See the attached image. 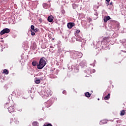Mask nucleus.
Listing matches in <instances>:
<instances>
[{
	"mask_svg": "<svg viewBox=\"0 0 126 126\" xmlns=\"http://www.w3.org/2000/svg\"><path fill=\"white\" fill-rule=\"evenodd\" d=\"M43 7H44V8H47V7H48V4L47 3H43Z\"/></svg>",
	"mask_w": 126,
	"mask_h": 126,
	"instance_id": "obj_16",
	"label": "nucleus"
},
{
	"mask_svg": "<svg viewBox=\"0 0 126 126\" xmlns=\"http://www.w3.org/2000/svg\"><path fill=\"white\" fill-rule=\"evenodd\" d=\"M32 126H38V122H33L32 124Z\"/></svg>",
	"mask_w": 126,
	"mask_h": 126,
	"instance_id": "obj_14",
	"label": "nucleus"
},
{
	"mask_svg": "<svg viewBox=\"0 0 126 126\" xmlns=\"http://www.w3.org/2000/svg\"><path fill=\"white\" fill-rule=\"evenodd\" d=\"M29 0V1H30L31 0Z\"/></svg>",
	"mask_w": 126,
	"mask_h": 126,
	"instance_id": "obj_34",
	"label": "nucleus"
},
{
	"mask_svg": "<svg viewBox=\"0 0 126 126\" xmlns=\"http://www.w3.org/2000/svg\"><path fill=\"white\" fill-rule=\"evenodd\" d=\"M35 82L36 84H39L41 82V81L39 79H37L35 81Z\"/></svg>",
	"mask_w": 126,
	"mask_h": 126,
	"instance_id": "obj_17",
	"label": "nucleus"
},
{
	"mask_svg": "<svg viewBox=\"0 0 126 126\" xmlns=\"http://www.w3.org/2000/svg\"><path fill=\"white\" fill-rule=\"evenodd\" d=\"M9 72L8 70L6 69H4L3 71V73H5V74H8Z\"/></svg>",
	"mask_w": 126,
	"mask_h": 126,
	"instance_id": "obj_12",
	"label": "nucleus"
},
{
	"mask_svg": "<svg viewBox=\"0 0 126 126\" xmlns=\"http://www.w3.org/2000/svg\"><path fill=\"white\" fill-rule=\"evenodd\" d=\"M53 94V92H51V90H48L46 91V94H44L46 97H50V96H52Z\"/></svg>",
	"mask_w": 126,
	"mask_h": 126,
	"instance_id": "obj_4",
	"label": "nucleus"
},
{
	"mask_svg": "<svg viewBox=\"0 0 126 126\" xmlns=\"http://www.w3.org/2000/svg\"><path fill=\"white\" fill-rule=\"evenodd\" d=\"M9 32H10V30L8 28H5L1 31L0 34L3 35L4 34L9 33Z\"/></svg>",
	"mask_w": 126,
	"mask_h": 126,
	"instance_id": "obj_3",
	"label": "nucleus"
},
{
	"mask_svg": "<svg viewBox=\"0 0 126 126\" xmlns=\"http://www.w3.org/2000/svg\"><path fill=\"white\" fill-rule=\"evenodd\" d=\"M38 30H39V29L36 28L35 29H34L33 30V32H36L38 31Z\"/></svg>",
	"mask_w": 126,
	"mask_h": 126,
	"instance_id": "obj_27",
	"label": "nucleus"
},
{
	"mask_svg": "<svg viewBox=\"0 0 126 126\" xmlns=\"http://www.w3.org/2000/svg\"><path fill=\"white\" fill-rule=\"evenodd\" d=\"M31 32H32V33H31L32 36H35V32H33V31H31Z\"/></svg>",
	"mask_w": 126,
	"mask_h": 126,
	"instance_id": "obj_23",
	"label": "nucleus"
},
{
	"mask_svg": "<svg viewBox=\"0 0 126 126\" xmlns=\"http://www.w3.org/2000/svg\"><path fill=\"white\" fill-rule=\"evenodd\" d=\"M31 28L32 29V30H34L35 29V26H34L33 25H32L31 27Z\"/></svg>",
	"mask_w": 126,
	"mask_h": 126,
	"instance_id": "obj_22",
	"label": "nucleus"
},
{
	"mask_svg": "<svg viewBox=\"0 0 126 126\" xmlns=\"http://www.w3.org/2000/svg\"><path fill=\"white\" fill-rule=\"evenodd\" d=\"M32 64L33 65V66H36V65H37V62L36 61H33L32 62Z\"/></svg>",
	"mask_w": 126,
	"mask_h": 126,
	"instance_id": "obj_15",
	"label": "nucleus"
},
{
	"mask_svg": "<svg viewBox=\"0 0 126 126\" xmlns=\"http://www.w3.org/2000/svg\"><path fill=\"white\" fill-rule=\"evenodd\" d=\"M109 4H110V5H113V2H110Z\"/></svg>",
	"mask_w": 126,
	"mask_h": 126,
	"instance_id": "obj_29",
	"label": "nucleus"
},
{
	"mask_svg": "<svg viewBox=\"0 0 126 126\" xmlns=\"http://www.w3.org/2000/svg\"><path fill=\"white\" fill-rule=\"evenodd\" d=\"M65 91H63V94H64V93H65Z\"/></svg>",
	"mask_w": 126,
	"mask_h": 126,
	"instance_id": "obj_31",
	"label": "nucleus"
},
{
	"mask_svg": "<svg viewBox=\"0 0 126 126\" xmlns=\"http://www.w3.org/2000/svg\"><path fill=\"white\" fill-rule=\"evenodd\" d=\"M15 123L16 124V125H19V121L16 120L15 121Z\"/></svg>",
	"mask_w": 126,
	"mask_h": 126,
	"instance_id": "obj_26",
	"label": "nucleus"
},
{
	"mask_svg": "<svg viewBox=\"0 0 126 126\" xmlns=\"http://www.w3.org/2000/svg\"><path fill=\"white\" fill-rule=\"evenodd\" d=\"M97 100H100V99H99V98H98V99H97Z\"/></svg>",
	"mask_w": 126,
	"mask_h": 126,
	"instance_id": "obj_35",
	"label": "nucleus"
},
{
	"mask_svg": "<svg viewBox=\"0 0 126 126\" xmlns=\"http://www.w3.org/2000/svg\"><path fill=\"white\" fill-rule=\"evenodd\" d=\"M9 104H10V105L11 103H10V102H9Z\"/></svg>",
	"mask_w": 126,
	"mask_h": 126,
	"instance_id": "obj_36",
	"label": "nucleus"
},
{
	"mask_svg": "<svg viewBox=\"0 0 126 126\" xmlns=\"http://www.w3.org/2000/svg\"><path fill=\"white\" fill-rule=\"evenodd\" d=\"M50 48L51 49H53V48H54V47H53V46H50Z\"/></svg>",
	"mask_w": 126,
	"mask_h": 126,
	"instance_id": "obj_30",
	"label": "nucleus"
},
{
	"mask_svg": "<svg viewBox=\"0 0 126 126\" xmlns=\"http://www.w3.org/2000/svg\"><path fill=\"white\" fill-rule=\"evenodd\" d=\"M43 126H53L51 124H46L43 125Z\"/></svg>",
	"mask_w": 126,
	"mask_h": 126,
	"instance_id": "obj_20",
	"label": "nucleus"
},
{
	"mask_svg": "<svg viewBox=\"0 0 126 126\" xmlns=\"http://www.w3.org/2000/svg\"><path fill=\"white\" fill-rule=\"evenodd\" d=\"M85 96L87 97V98H90V97L91 96V94L89 93V92H86L85 93Z\"/></svg>",
	"mask_w": 126,
	"mask_h": 126,
	"instance_id": "obj_11",
	"label": "nucleus"
},
{
	"mask_svg": "<svg viewBox=\"0 0 126 126\" xmlns=\"http://www.w3.org/2000/svg\"><path fill=\"white\" fill-rule=\"evenodd\" d=\"M53 20H54V17L53 16H49L48 17V21L49 22H53Z\"/></svg>",
	"mask_w": 126,
	"mask_h": 126,
	"instance_id": "obj_6",
	"label": "nucleus"
},
{
	"mask_svg": "<svg viewBox=\"0 0 126 126\" xmlns=\"http://www.w3.org/2000/svg\"><path fill=\"white\" fill-rule=\"evenodd\" d=\"M109 39L108 37H104L103 38V40L104 41H106L107 42V41H108V39Z\"/></svg>",
	"mask_w": 126,
	"mask_h": 126,
	"instance_id": "obj_18",
	"label": "nucleus"
},
{
	"mask_svg": "<svg viewBox=\"0 0 126 126\" xmlns=\"http://www.w3.org/2000/svg\"><path fill=\"white\" fill-rule=\"evenodd\" d=\"M102 123H104V120L102 121Z\"/></svg>",
	"mask_w": 126,
	"mask_h": 126,
	"instance_id": "obj_33",
	"label": "nucleus"
},
{
	"mask_svg": "<svg viewBox=\"0 0 126 126\" xmlns=\"http://www.w3.org/2000/svg\"><path fill=\"white\" fill-rule=\"evenodd\" d=\"M82 40H83V39H82V38L76 39V40L78 42H82Z\"/></svg>",
	"mask_w": 126,
	"mask_h": 126,
	"instance_id": "obj_19",
	"label": "nucleus"
},
{
	"mask_svg": "<svg viewBox=\"0 0 126 126\" xmlns=\"http://www.w3.org/2000/svg\"><path fill=\"white\" fill-rule=\"evenodd\" d=\"M17 110L19 111V112H22V108H19L17 109Z\"/></svg>",
	"mask_w": 126,
	"mask_h": 126,
	"instance_id": "obj_25",
	"label": "nucleus"
},
{
	"mask_svg": "<svg viewBox=\"0 0 126 126\" xmlns=\"http://www.w3.org/2000/svg\"><path fill=\"white\" fill-rule=\"evenodd\" d=\"M76 54L77 55V58L78 59H80L82 57V53L80 52H76Z\"/></svg>",
	"mask_w": 126,
	"mask_h": 126,
	"instance_id": "obj_10",
	"label": "nucleus"
},
{
	"mask_svg": "<svg viewBox=\"0 0 126 126\" xmlns=\"http://www.w3.org/2000/svg\"><path fill=\"white\" fill-rule=\"evenodd\" d=\"M47 64L46 63V58L45 57H42L39 61L38 64H37V67L38 69H42Z\"/></svg>",
	"mask_w": 126,
	"mask_h": 126,
	"instance_id": "obj_1",
	"label": "nucleus"
},
{
	"mask_svg": "<svg viewBox=\"0 0 126 126\" xmlns=\"http://www.w3.org/2000/svg\"><path fill=\"white\" fill-rule=\"evenodd\" d=\"M9 113H14L15 111V107H14V104H11V106H9L8 108Z\"/></svg>",
	"mask_w": 126,
	"mask_h": 126,
	"instance_id": "obj_2",
	"label": "nucleus"
},
{
	"mask_svg": "<svg viewBox=\"0 0 126 126\" xmlns=\"http://www.w3.org/2000/svg\"><path fill=\"white\" fill-rule=\"evenodd\" d=\"M75 24L74 23H69L67 24V27L69 29H71Z\"/></svg>",
	"mask_w": 126,
	"mask_h": 126,
	"instance_id": "obj_5",
	"label": "nucleus"
},
{
	"mask_svg": "<svg viewBox=\"0 0 126 126\" xmlns=\"http://www.w3.org/2000/svg\"><path fill=\"white\" fill-rule=\"evenodd\" d=\"M76 33L77 34H79V33H80V30H77L76 31Z\"/></svg>",
	"mask_w": 126,
	"mask_h": 126,
	"instance_id": "obj_24",
	"label": "nucleus"
},
{
	"mask_svg": "<svg viewBox=\"0 0 126 126\" xmlns=\"http://www.w3.org/2000/svg\"><path fill=\"white\" fill-rule=\"evenodd\" d=\"M110 19H111V17H110L109 16H107L106 17L104 18L103 20H104V22L106 23L108 20H110Z\"/></svg>",
	"mask_w": 126,
	"mask_h": 126,
	"instance_id": "obj_7",
	"label": "nucleus"
},
{
	"mask_svg": "<svg viewBox=\"0 0 126 126\" xmlns=\"http://www.w3.org/2000/svg\"><path fill=\"white\" fill-rule=\"evenodd\" d=\"M111 98V94H108L107 95H106L104 97V100H109Z\"/></svg>",
	"mask_w": 126,
	"mask_h": 126,
	"instance_id": "obj_8",
	"label": "nucleus"
},
{
	"mask_svg": "<svg viewBox=\"0 0 126 126\" xmlns=\"http://www.w3.org/2000/svg\"><path fill=\"white\" fill-rule=\"evenodd\" d=\"M61 11H62V13L63 15H64V14H65V10H64V9H62Z\"/></svg>",
	"mask_w": 126,
	"mask_h": 126,
	"instance_id": "obj_21",
	"label": "nucleus"
},
{
	"mask_svg": "<svg viewBox=\"0 0 126 126\" xmlns=\"http://www.w3.org/2000/svg\"><path fill=\"white\" fill-rule=\"evenodd\" d=\"M20 94H21L20 93V91H19V92H18V95H20Z\"/></svg>",
	"mask_w": 126,
	"mask_h": 126,
	"instance_id": "obj_28",
	"label": "nucleus"
},
{
	"mask_svg": "<svg viewBox=\"0 0 126 126\" xmlns=\"http://www.w3.org/2000/svg\"><path fill=\"white\" fill-rule=\"evenodd\" d=\"M126 114V111H125V110H123L122 111H121L120 115L121 116H125Z\"/></svg>",
	"mask_w": 126,
	"mask_h": 126,
	"instance_id": "obj_13",
	"label": "nucleus"
},
{
	"mask_svg": "<svg viewBox=\"0 0 126 126\" xmlns=\"http://www.w3.org/2000/svg\"><path fill=\"white\" fill-rule=\"evenodd\" d=\"M107 1V2H109V1H110V0H106Z\"/></svg>",
	"mask_w": 126,
	"mask_h": 126,
	"instance_id": "obj_32",
	"label": "nucleus"
},
{
	"mask_svg": "<svg viewBox=\"0 0 126 126\" xmlns=\"http://www.w3.org/2000/svg\"><path fill=\"white\" fill-rule=\"evenodd\" d=\"M85 64H86L85 61H82L80 63V65L82 67L85 66Z\"/></svg>",
	"mask_w": 126,
	"mask_h": 126,
	"instance_id": "obj_9",
	"label": "nucleus"
}]
</instances>
